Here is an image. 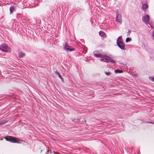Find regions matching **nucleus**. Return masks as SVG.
<instances>
[{
	"mask_svg": "<svg viewBox=\"0 0 154 154\" xmlns=\"http://www.w3.org/2000/svg\"><path fill=\"white\" fill-rule=\"evenodd\" d=\"M5 138L6 140L12 143H20V141H23V140H19L16 137H14L10 136H7Z\"/></svg>",
	"mask_w": 154,
	"mask_h": 154,
	"instance_id": "obj_1",
	"label": "nucleus"
},
{
	"mask_svg": "<svg viewBox=\"0 0 154 154\" xmlns=\"http://www.w3.org/2000/svg\"><path fill=\"white\" fill-rule=\"evenodd\" d=\"M117 44L118 46L121 49L125 50V45L123 42L121 41L117 40Z\"/></svg>",
	"mask_w": 154,
	"mask_h": 154,
	"instance_id": "obj_2",
	"label": "nucleus"
},
{
	"mask_svg": "<svg viewBox=\"0 0 154 154\" xmlns=\"http://www.w3.org/2000/svg\"><path fill=\"white\" fill-rule=\"evenodd\" d=\"M66 45L64 47V49L67 52L75 50V49L72 47L68 46L67 45L66 43H65Z\"/></svg>",
	"mask_w": 154,
	"mask_h": 154,
	"instance_id": "obj_3",
	"label": "nucleus"
},
{
	"mask_svg": "<svg viewBox=\"0 0 154 154\" xmlns=\"http://www.w3.org/2000/svg\"><path fill=\"white\" fill-rule=\"evenodd\" d=\"M116 22L121 24L122 22V15L120 14H118L116 16Z\"/></svg>",
	"mask_w": 154,
	"mask_h": 154,
	"instance_id": "obj_4",
	"label": "nucleus"
},
{
	"mask_svg": "<svg viewBox=\"0 0 154 154\" xmlns=\"http://www.w3.org/2000/svg\"><path fill=\"white\" fill-rule=\"evenodd\" d=\"M149 16L148 15L144 16L142 18V20L146 23H148L149 20Z\"/></svg>",
	"mask_w": 154,
	"mask_h": 154,
	"instance_id": "obj_5",
	"label": "nucleus"
},
{
	"mask_svg": "<svg viewBox=\"0 0 154 154\" xmlns=\"http://www.w3.org/2000/svg\"><path fill=\"white\" fill-rule=\"evenodd\" d=\"M106 62H110L115 63V62L113 60L111 59L110 57H106Z\"/></svg>",
	"mask_w": 154,
	"mask_h": 154,
	"instance_id": "obj_6",
	"label": "nucleus"
},
{
	"mask_svg": "<svg viewBox=\"0 0 154 154\" xmlns=\"http://www.w3.org/2000/svg\"><path fill=\"white\" fill-rule=\"evenodd\" d=\"M19 55L20 57L23 58L26 56V54L22 52H20L19 53Z\"/></svg>",
	"mask_w": 154,
	"mask_h": 154,
	"instance_id": "obj_7",
	"label": "nucleus"
},
{
	"mask_svg": "<svg viewBox=\"0 0 154 154\" xmlns=\"http://www.w3.org/2000/svg\"><path fill=\"white\" fill-rule=\"evenodd\" d=\"M58 75V77L63 82H64V80L62 76L60 74L59 72H58L57 70L54 71Z\"/></svg>",
	"mask_w": 154,
	"mask_h": 154,
	"instance_id": "obj_8",
	"label": "nucleus"
},
{
	"mask_svg": "<svg viewBox=\"0 0 154 154\" xmlns=\"http://www.w3.org/2000/svg\"><path fill=\"white\" fill-rule=\"evenodd\" d=\"M15 9L13 6H11L10 8V14H12L14 11H15Z\"/></svg>",
	"mask_w": 154,
	"mask_h": 154,
	"instance_id": "obj_9",
	"label": "nucleus"
},
{
	"mask_svg": "<svg viewBox=\"0 0 154 154\" xmlns=\"http://www.w3.org/2000/svg\"><path fill=\"white\" fill-rule=\"evenodd\" d=\"M99 34L101 36L103 37L106 35V34L101 31H100L99 32Z\"/></svg>",
	"mask_w": 154,
	"mask_h": 154,
	"instance_id": "obj_10",
	"label": "nucleus"
},
{
	"mask_svg": "<svg viewBox=\"0 0 154 154\" xmlns=\"http://www.w3.org/2000/svg\"><path fill=\"white\" fill-rule=\"evenodd\" d=\"M2 51L5 52H10L11 51V49L10 48H8L3 49Z\"/></svg>",
	"mask_w": 154,
	"mask_h": 154,
	"instance_id": "obj_11",
	"label": "nucleus"
},
{
	"mask_svg": "<svg viewBox=\"0 0 154 154\" xmlns=\"http://www.w3.org/2000/svg\"><path fill=\"white\" fill-rule=\"evenodd\" d=\"M106 56H103V57H102L101 56L100 57V60L102 61H103L104 62H106Z\"/></svg>",
	"mask_w": 154,
	"mask_h": 154,
	"instance_id": "obj_12",
	"label": "nucleus"
},
{
	"mask_svg": "<svg viewBox=\"0 0 154 154\" xmlns=\"http://www.w3.org/2000/svg\"><path fill=\"white\" fill-rule=\"evenodd\" d=\"M1 45L3 49L8 48H10L7 45L4 43L2 44Z\"/></svg>",
	"mask_w": 154,
	"mask_h": 154,
	"instance_id": "obj_13",
	"label": "nucleus"
},
{
	"mask_svg": "<svg viewBox=\"0 0 154 154\" xmlns=\"http://www.w3.org/2000/svg\"><path fill=\"white\" fill-rule=\"evenodd\" d=\"M148 6L147 5L144 4L143 5L142 7V8L143 9L145 10L146 9L148 8Z\"/></svg>",
	"mask_w": 154,
	"mask_h": 154,
	"instance_id": "obj_14",
	"label": "nucleus"
},
{
	"mask_svg": "<svg viewBox=\"0 0 154 154\" xmlns=\"http://www.w3.org/2000/svg\"><path fill=\"white\" fill-rule=\"evenodd\" d=\"M7 122V120H4L1 121H0V125H2L6 123Z\"/></svg>",
	"mask_w": 154,
	"mask_h": 154,
	"instance_id": "obj_15",
	"label": "nucleus"
},
{
	"mask_svg": "<svg viewBox=\"0 0 154 154\" xmlns=\"http://www.w3.org/2000/svg\"><path fill=\"white\" fill-rule=\"evenodd\" d=\"M95 52H94V56L96 57H100L101 56L100 54H96L95 53Z\"/></svg>",
	"mask_w": 154,
	"mask_h": 154,
	"instance_id": "obj_16",
	"label": "nucleus"
},
{
	"mask_svg": "<svg viewBox=\"0 0 154 154\" xmlns=\"http://www.w3.org/2000/svg\"><path fill=\"white\" fill-rule=\"evenodd\" d=\"M123 72V71L120 70H116L115 71V73H121Z\"/></svg>",
	"mask_w": 154,
	"mask_h": 154,
	"instance_id": "obj_17",
	"label": "nucleus"
},
{
	"mask_svg": "<svg viewBox=\"0 0 154 154\" xmlns=\"http://www.w3.org/2000/svg\"><path fill=\"white\" fill-rule=\"evenodd\" d=\"M131 38L130 37H127L125 41L126 42H128L131 41Z\"/></svg>",
	"mask_w": 154,
	"mask_h": 154,
	"instance_id": "obj_18",
	"label": "nucleus"
},
{
	"mask_svg": "<svg viewBox=\"0 0 154 154\" xmlns=\"http://www.w3.org/2000/svg\"><path fill=\"white\" fill-rule=\"evenodd\" d=\"M105 74L106 75H110L111 74V73H110V72H105Z\"/></svg>",
	"mask_w": 154,
	"mask_h": 154,
	"instance_id": "obj_19",
	"label": "nucleus"
},
{
	"mask_svg": "<svg viewBox=\"0 0 154 154\" xmlns=\"http://www.w3.org/2000/svg\"><path fill=\"white\" fill-rule=\"evenodd\" d=\"M122 36H120L119 37H118V38H117V40H119V39L121 40L122 39Z\"/></svg>",
	"mask_w": 154,
	"mask_h": 154,
	"instance_id": "obj_20",
	"label": "nucleus"
},
{
	"mask_svg": "<svg viewBox=\"0 0 154 154\" xmlns=\"http://www.w3.org/2000/svg\"><path fill=\"white\" fill-rule=\"evenodd\" d=\"M131 32V30H128V32H127V33L128 34V35H129L130 34V32Z\"/></svg>",
	"mask_w": 154,
	"mask_h": 154,
	"instance_id": "obj_21",
	"label": "nucleus"
},
{
	"mask_svg": "<svg viewBox=\"0 0 154 154\" xmlns=\"http://www.w3.org/2000/svg\"><path fill=\"white\" fill-rule=\"evenodd\" d=\"M3 49L1 45L0 46V50L2 51V50Z\"/></svg>",
	"mask_w": 154,
	"mask_h": 154,
	"instance_id": "obj_22",
	"label": "nucleus"
},
{
	"mask_svg": "<svg viewBox=\"0 0 154 154\" xmlns=\"http://www.w3.org/2000/svg\"><path fill=\"white\" fill-rule=\"evenodd\" d=\"M148 24L150 26V27L152 28H153V26H152V25H151V24H150V23H148Z\"/></svg>",
	"mask_w": 154,
	"mask_h": 154,
	"instance_id": "obj_23",
	"label": "nucleus"
},
{
	"mask_svg": "<svg viewBox=\"0 0 154 154\" xmlns=\"http://www.w3.org/2000/svg\"><path fill=\"white\" fill-rule=\"evenodd\" d=\"M152 37H154V32H153L152 34Z\"/></svg>",
	"mask_w": 154,
	"mask_h": 154,
	"instance_id": "obj_24",
	"label": "nucleus"
},
{
	"mask_svg": "<svg viewBox=\"0 0 154 154\" xmlns=\"http://www.w3.org/2000/svg\"><path fill=\"white\" fill-rule=\"evenodd\" d=\"M152 80L154 82V77L152 78Z\"/></svg>",
	"mask_w": 154,
	"mask_h": 154,
	"instance_id": "obj_25",
	"label": "nucleus"
},
{
	"mask_svg": "<svg viewBox=\"0 0 154 154\" xmlns=\"http://www.w3.org/2000/svg\"><path fill=\"white\" fill-rule=\"evenodd\" d=\"M42 152V150H41V151H40V152L41 153Z\"/></svg>",
	"mask_w": 154,
	"mask_h": 154,
	"instance_id": "obj_26",
	"label": "nucleus"
}]
</instances>
